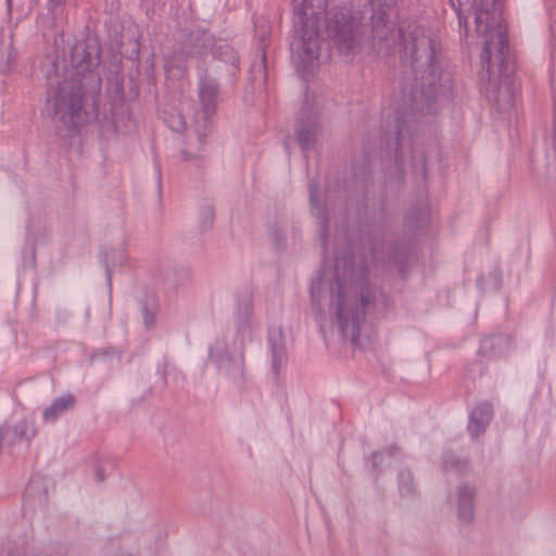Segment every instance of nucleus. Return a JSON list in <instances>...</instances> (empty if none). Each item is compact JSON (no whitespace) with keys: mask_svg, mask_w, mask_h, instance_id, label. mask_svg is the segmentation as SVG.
Listing matches in <instances>:
<instances>
[{"mask_svg":"<svg viewBox=\"0 0 556 556\" xmlns=\"http://www.w3.org/2000/svg\"><path fill=\"white\" fill-rule=\"evenodd\" d=\"M397 35L414 75L409 96L403 99L395 119V161L400 162L412 150L418 116L437 110L438 97L450 89L451 79L442 71L440 46L429 30L409 25Z\"/></svg>","mask_w":556,"mask_h":556,"instance_id":"nucleus-1","label":"nucleus"},{"mask_svg":"<svg viewBox=\"0 0 556 556\" xmlns=\"http://www.w3.org/2000/svg\"><path fill=\"white\" fill-rule=\"evenodd\" d=\"M74 74L55 85L50 83L47 104L68 129L88 124L98 116L102 79L96 72L100 65V46L94 39L80 40L71 51Z\"/></svg>","mask_w":556,"mask_h":556,"instance_id":"nucleus-2","label":"nucleus"},{"mask_svg":"<svg viewBox=\"0 0 556 556\" xmlns=\"http://www.w3.org/2000/svg\"><path fill=\"white\" fill-rule=\"evenodd\" d=\"M350 271L345 270L341 277L337 264L334 280L327 282L326 276L319 277L311 287V298L314 304H319L320 293L324 290L330 292V306L334 309L341 334L355 344L359 339L361 323L371 309L375 295L369 287L352 281Z\"/></svg>","mask_w":556,"mask_h":556,"instance_id":"nucleus-3","label":"nucleus"},{"mask_svg":"<svg viewBox=\"0 0 556 556\" xmlns=\"http://www.w3.org/2000/svg\"><path fill=\"white\" fill-rule=\"evenodd\" d=\"M460 27L468 30V15L473 14L476 31L485 37L481 53L483 68L491 75L493 67L503 66L508 55V36L502 23L503 0H451Z\"/></svg>","mask_w":556,"mask_h":556,"instance_id":"nucleus-4","label":"nucleus"},{"mask_svg":"<svg viewBox=\"0 0 556 556\" xmlns=\"http://www.w3.org/2000/svg\"><path fill=\"white\" fill-rule=\"evenodd\" d=\"M294 12L302 26L301 43L299 48V61L303 68L314 66L319 58L320 39L318 22L321 8H315L313 0H293Z\"/></svg>","mask_w":556,"mask_h":556,"instance_id":"nucleus-5","label":"nucleus"},{"mask_svg":"<svg viewBox=\"0 0 556 556\" xmlns=\"http://www.w3.org/2000/svg\"><path fill=\"white\" fill-rule=\"evenodd\" d=\"M361 23L349 11H338L327 16V31L337 40L341 53L354 52L361 42Z\"/></svg>","mask_w":556,"mask_h":556,"instance_id":"nucleus-6","label":"nucleus"},{"mask_svg":"<svg viewBox=\"0 0 556 556\" xmlns=\"http://www.w3.org/2000/svg\"><path fill=\"white\" fill-rule=\"evenodd\" d=\"M198 93L201 103V110L197 116H201L202 123L197 128L200 141L206 136L210 129V118L215 114L219 99V84L215 78L204 73L198 83Z\"/></svg>","mask_w":556,"mask_h":556,"instance_id":"nucleus-7","label":"nucleus"},{"mask_svg":"<svg viewBox=\"0 0 556 556\" xmlns=\"http://www.w3.org/2000/svg\"><path fill=\"white\" fill-rule=\"evenodd\" d=\"M321 137V127L315 113H306L303 108L295 126V139L302 152L314 149Z\"/></svg>","mask_w":556,"mask_h":556,"instance_id":"nucleus-8","label":"nucleus"},{"mask_svg":"<svg viewBox=\"0 0 556 556\" xmlns=\"http://www.w3.org/2000/svg\"><path fill=\"white\" fill-rule=\"evenodd\" d=\"M484 89L486 98L498 111H508L513 106L517 87L511 79L505 78L501 83L490 79Z\"/></svg>","mask_w":556,"mask_h":556,"instance_id":"nucleus-9","label":"nucleus"},{"mask_svg":"<svg viewBox=\"0 0 556 556\" xmlns=\"http://www.w3.org/2000/svg\"><path fill=\"white\" fill-rule=\"evenodd\" d=\"M214 46V38L203 30H193L188 34L180 45V51L186 59L199 58L205 54Z\"/></svg>","mask_w":556,"mask_h":556,"instance_id":"nucleus-10","label":"nucleus"},{"mask_svg":"<svg viewBox=\"0 0 556 556\" xmlns=\"http://www.w3.org/2000/svg\"><path fill=\"white\" fill-rule=\"evenodd\" d=\"M319 185L317 180L312 179L308 182L311 211L313 216L318 220L321 242L325 249H327V233H328V217L327 211L323 202L318 199Z\"/></svg>","mask_w":556,"mask_h":556,"instance_id":"nucleus-11","label":"nucleus"},{"mask_svg":"<svg viewBox=\"0 0 556 556\" xmlns=\"http://www.w3.org/2000/svg\"><path fill=\"white\" fill-rule=\"evenodd\" d=\"M493 417V406L489 402L478 403L469 415L468 432L471 437L483 433Z\"/></svg>","mask_w":556,"mask_h":556,"instance_id":"nucleus-12","label":"nucleus"},{"mask_svg":"<svg viewBox=\"0 0 556 556\" xmlns=\"http://www.w3.org/2000/svg\"><path fill=\"white\" fill-rule=\"evenodd\" d=\"M253 316V299L250 293L240 295L237 300L235 321L238 331L251 330Z\"/></svg>","mask_w":556,"mask_h":556,"instance_id":"nucleus-13","label":"nucleus"},{"mask_svg":"<svg viewBox=\"0 0 556 556\" xmlns=\"http://www.w3.org/2000/svg\"><path fill=\"white\" fill-rule=\"evenodd\" d=\"M475 489L469 485H459L457 489L458 518L463 522H470L473 519Z\"/></svg>","mask_w":556,"mask_h":556,"instance_id":"nucleus-14","label":"nucleus"},{"mask_svg":"<svg viewBox=\"0 0 556 556\" xmlns=\"http://www.w3.org/2000/svg\"><path fill=\"white\" fill-rule=\"evenodd\" d=\"M370 249L372 258L377 261L387 260L402 265L407 258V252L393 243L382 242L380 245L372 243Z\"/></svg>","mask_w":556,"mask_h":556,"instance_id":"nucleus-15","label":"nucleus"},{"mask_svg":"<svg viewBox=\"0 0 556 556\" xmlns=\"http://www.w3.org/2000/svg\"><path fill=\"white\" fill-rule=\"evenodd\" d=\"M76 403L73 394L62 395L53 400L51 405L42 413V419L46 422H55L60 416L74 408Z\"/></svg>","mask_w":556,"mask_h":556,"instance_id":"nucleus-16","label":"nucleus"},{"mask_svg":"<svg viewBox=\"0 0 556 556\" xmlns=\"http://www.w3.org/2000/svg\"><path fill=\"white\" fill-rule=\"evenodd\" d=\"M268 343L271 352V365L276 376L279 375L282 363L286 361V344L281 330L270 332Z\"/></svg>","mask_w":556,"mask_h":556,"instance_id":"nucleus-17","label":"nucleus"},{"mask_svg":"<svg viewBox=\"0 0 556 556\" xmlns=\"http://www.w3.org/2000/svg\"><path fill=\"white\" fill-rule=\"evenodd\" d=\"M370 20L374 40L388 41L390 36L394 34V29L389 24L386 12L377 10L372 13Z\"/></svg>","mask_w":556,"mask_h":556,"instance_id":"nucleus-18","label":"nucleus"},{"mask_svg":"<svg viewBox=\"0 0 556 556\" xmlns=\"http://www.w3.org/2000/svg\"><path fill=\"white\" fill-rule=\"evenodd\" d=\"M508 346V339L503 336H491L481 341L479 353L489 358H500L504 349Z\"/></svg>","mask_w":556,"mask_h":556,"instance_id":"nucleus-19","label":"nucleus"},{"mask_svg":"<svg viewBox=\"0 0 556 556\" xmlns=\"http://www.w3.org/2000/svg\"><path fill=\"white\" fill-rule=\"evenodd\" d=\"M269 35H270V30H269V27H268L267 24L256 26V28H255V37L260 41V43L257 46V50L261 53V61H260L258 64L254 63L253 67L255 68L257 66L260 68V71L263 72L264 75L266 73V54H265V50H266V47H267V41L269 39Z\"/></svg>","mask_w":556,"mask_h":556,"instance_id":"nucleus-20","label":"nucleus"},{"mask_svg":"<svg viewBox=\"0 0 556 556\" xmlns=\"http://www.w3.org/2000/svg\"><path fill=\"white\" fill-rule=\"evenodd\" d=\"M429 223V211L426 204L408 212L405 217V226L409 229H420Z\"/></svg>","mask_w":556,"mask_h":556,"instance_id":"nucleus-21","label":"nucleus"},{"mask_svg":"<svg viewBox=\"0 0 556 556\" xmlns=\"http://www.w3.org/2000/svg\"><path fill=\"white\" fill-rule=\"evenodd\" d=\"M442 467L445 472L463 473L468 469V463L455 453L446 452L442 456Z\"/></svg>","mask_w":556,"mask_h":556,"instance_id":"nucleus-22","label":"nucleus"},{"mask_svg":"<svg viewBox=\"0 0 556 556\" xmlns=\"http://www.w3.org/2000/svg\"><path fill=\"white\" fill-rule=\"evenodd\" d=\"M126 261H127V254H126L125 249H123V248L112 250L111 252L104 254V263H105V267H106V276H108L109 282L111 281V269L110 268L115 267V266H122L126 263Z\"/></svg>","mask_w":556,"mask_h":556,"instance_id":"nucleus-23","label":"nucleus"},{"mask_svg":"<svg viewBox=\"0 0 556 556\" xmlns=\"http://www.w3.org/2000/svg\"><path fill=\"white\" fill-rule=\"evenodd\" d=\"M214 56L226 63H229L233 68H238L239 58L237 52L230 46H218L214 51Z\"/></svg>","mask_w":556,"mask_h":556,"instance_id":"nucleus-24","label":"nucleus"},{"mask_svg":"<svg viewBox=\"0 0 556 556\" xmlns=\"http://www.w3.org/2000/svg\"><path fill=\"white\" fill-rule=\"evenodd\" d=\"M399 489L403 496H410L414 493V480L409 469H402L399 472Z\"/></svg>","mask_w":556,"mask_h":556,"instance_id":"nucleus-25","label":"nucleus"},{"mask_svg":"<svg viewBox=\"0 0 556 556\" xmlns=\"http://www.w3.org/2000/svg\"><path fill=\"white\" fill-rule=\"evenodd\" d=\"M67 0H48V10L54 20L63 18Z\"/></svg>","mask_w":556,"mask_h":556,"instance_id":"nucleus-26","label":"nucleus"},{"mask_svg":"<svg viewBox=\"0 0 556 556\" xmlns=\"http://www.w3.org/2000/svg\"><path fill=\"white\" fill-rule=\"evenodd\" d=\"M144 325L150 328L155 324V313L150 309L147 305L141 308Z\"/></svg>","mask_w":556,"mask_h":556,"instance_id":"nucleus-27","label":"nucleus"},{"mask_svg":"<svg viewBox=\"0 0 556 556\" xmlns=\"http://www.w3.org/2000/svg\"><path fill=\"white\" fill-rule=\"evenodd\" d=\"M203 216L208 226H211L214 219V210L212 208V206L203 207Z\"/></svg>","mask_w":556,"mask_h":556,"instance_id":"nucleus-28","label":"nucleus"},{"mask_svg":"<svg viewBox=\"0 0 556 556\" xmlns=\"http://www.w3.org/2000/svg\"><path fill=\"white\" fill-rule=\"evenodd\" d=\"M210 357L214 361V362H222L223 357L216 352L215 349H211L210 350Z\"/></svg>","mask_w":556,"mask_h":556,"instance_id":"nucleus-29","label":"nucleus"},{"mask_svg":"<svg viewBox=\"0 0 556 556\" xmlns=\"http://www.w3.org/2000/svg\"><path fill=\"white\" fill-rule=\"evenodd\" d=\"M96 478L99 482H103L105 480V476L103 473V470L100 468H97L96 470Z\"/></svg>","mask_w":556,"mask_h":556,"instance_id":"nucleus-30","label":"nucleus"},{"mask_svg":"<svg viewBox=\"0 0 556 556\" xmlns=\"http://www.w3.org/2000/svg\"><path fill=\"white\" fill-rule=\"evenodd\" d=\"M181 157L184 161H190L192 159L191 154L186 151H181Z\"/></svg>","mask_w":556,"mask_h":556,"instance_id":"nucleus-31","label":"nucleus"},{"mask_svg":"<svg viewBox=\"0 0 556 556\" xmlns=\"http://www.w3.org/2000/svg\"><path fill=\"white\" fill-rule=\"evenodd\" d=\"M381 456V454L379 452H376L372 454V458H374V465L376 466L377 464V460L378 458Z\"/></svg>","mask_w":556,"mask_h":556,"instance_id":"nucleus-32","label":"nucleus"},{"mask_svg":"<svg viewBox=\"0 0 556 556\" xmlns=\"http://www.w3.org/2000/svg\"><path fill=\"white\" fill-rule=\"evenodd\" d=\"M421 172H422V176H424V178H426L427 173H426V165H425V163H424V162H422V164H421Z\"/></svg>","mask_w":556,"mask_h":556,"instance_id":"nucleus-33","label":"nucleus"},{"mask_svg":"<svg viewBox=\"0 0 556 556\" xmlns=\"http://www.w3.org/2000/svg\"><path fill=\"white\" fill-rule=\"evenodd\" d=\"M8 8L11 9L12 0H7Z\"/></svg>","mask_w":556,"mask_h":556,"instance_id":"nucleus-34","label":"nucleus"},{"mask_svg":"<svg viewBox=\"0 0 556 556\" xmlns=\"http://www.w3.org/2000/svg\"><path fill=\"white\" fill-rule=\"evenodd\" d=\"M240 362H241L240 370H242V367H243V356L242 355H241Z\"/></svg>","mask_w":556,"mask_h":556,"instance_id":"nucleus-35","label":"nucleus"},{"mask_svg":"<svg viewBox=\"0 0 556 556\" xmlns=\"http://www.w3.org/2000/svg\"><path fill=\"white\" fill-rule=\"evenodd\" d=\"M389 455H393V451L391 448L389 450Z\"/></svg>","mask_w":556,"mask_h":556,"instance_id":"nucleus-36","label":"nucleus"}]
</instances>
